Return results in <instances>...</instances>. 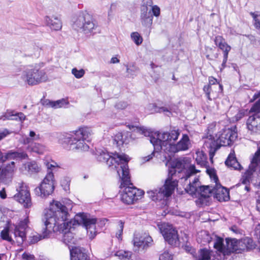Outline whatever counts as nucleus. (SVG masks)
Wrapping results in <instances>:
<instances>
[{
  "mask_svg": "<svg viewBox=\"0 0 260 260\" xmlns=\"http://www.w3.org/2000/svg\"><path fill=\"white\" fill-rule=\"evenodd\" d=\"M98 25L92 16L87 11H80L74 18L73 27L86 35L94 32Z\"/></svg>",
  "mask_w": 260,
  "mask_h": 260,
  "instance_id": "6e6552de",
  "label": "nucleus"
},
{
  "mask_svg": "<svg viewBox=\"0 0 260 260\" xmlns=\"http://www.w3.org/2000/svg\"><path fill=\"white\" fill-rule=\"evenodd\" d=\"M257 171L260 172V144L258 147L257 150L251 158L248 169L241 178V182L245 185L244 188L247 191L249 190L248 185L252 180V178L254 174Z\"/></svg>",
  "mask_w": 260,
  "mask_h": 260,
  "instance_id": "f8f14e48",
  "label": "nucleus"
},
{
  "mask_svg": "<svg viewBox=\"0 0 260 260\" xmlns=\"http://www.w3.org/2000/svg\"><path fill=\"white\" fill-rule=\"evenodd\" d=\"M127 104L126 102L120 101V102H118L115 105V107H116V108H117L118 109L122 110V109H125L127 107Z\"/></svg>",
  "mask_w": 260,
  "mask_h": 260,
  "instance_id": "13d9d810",
  "label": "nucleus"
},
{
  "mask_svg": "<svg viewBox=\"0 0 260 260\" xmlns=\"http://www.w3.org/2000/svg\"><path fill=\"white\" fill-rule=\"evenodd\" d=\"M67 208L57 201L50 203L49 208L45 210L42 218L43 225L45 226L44 237L51 234L56 228H60L69 223L70 214Z\"/></svg>",
  "mask_w": 260,
  "mask_h": 260,
  "instance_id": "7ed1b4c3",
  "label": "nucleus"
},
{
  "mask_svg": "<svg viewBox=\"0 0 260 260\" xmlns=\"http://www.w3.org/2000/svg\"><path fill=\"white\" fill-rule=\"evenodd\" d=\"M212 240L214 241L213 243L214 247L224 255V252L225 250V245L223 243V239L216 235H213V239Z\"/></svg>",
  "mask_w": 260,
  "mask_h": 260,
  "instance_id": "2f4dec72",
  "label": "nucleus"
},
{
  "mask_svg": "<svg viewBox=\"0 0 260 260\" xmlns=\"http://www.w3.org/2000/svg\"><path fill=\"white\" fill-rule=\"evenodd\" d=\"M196 161L199 164H204L206 160V155L203 153V151H198L196 153Z\"/></svg>",
  "mask_w": 260,
  "mask_h": 260,
  "instance_id": "e433bc0d",
  "label": "nucleus"
},
{
  "mask_svg": "<svg viewBox=\"0 0 260 260\" xmlns=\"http://www.w3.org/2000/svg\"><path fill=\"white\" fill-rule=\"evenodd\" d=\"M213 235L211 236L206 231H201L198 234V241L203 245L210 243L213 239Z\"/></svg>",
  "mask_w": 260,
  "mask_h": 260,
  "instance_id": "c756f323",
  "label": "nucleus"
},
{
  "mask_svg": "<svg viewBox=\"0 0 260 260\" xmlns=\"http://www.w3.org/2000/svg\"><path fill=\"white\" fill-rule=\"evenodd\" d=\"M207 173L210 176V177H213L215 183H217L218 181L217 177L215 175L214 171L210 169H207Z\"/></svg>",
  "mask_w": 260,
  "mask_h": 260,
  "instance_id": "e2e57ef3",
  "label": "nucleus"
},
{
  "mask_svg": "<svg viewBox=\"0 0 260 260\" xmlns=\"http://www.w3.org/2000/svg\"><path fill=\"white\" fill-rule=\"evenodd\" d=\"M54 181L53 173L48 172L40 185L35 189V194L42 198H45L51 194L54 189Z\"/></svg>",
  "mask_w": 260,
  "mask_h": 260,
  "instance_id": "ddd939ff",
  "label": "nucleus"
},
{
  "mask_svg": "<svg viewBox=\"0 0 260 260\" xmlns=\"http://www.w3.org/2000/svg\"><path fill=\"white\" fill-rule=\"evenodd\" d=\"M14 133L12 131H10L8 129L5 128L2 130H0V141L6 138L9 135Z\"/></svg>",
  "mask_w": 260,
  "mask_h": 260,
  "instance_id": "49530a36",
  "label": "nucleus"
},
{
  "mask_svg": "<svg viewBox=\"0 0 260 260\" xmlns=\"http://www.w3.org/2000/svg\"><path fill=\"white\" fill-rule=\"evenodd\" d=\"M72 73L78 79L82 78L85 74V71L83 69L78 70L76 68L72 70Z\"/></svg>",
  "mask_w": 260,
  "mask_h": 260,
  "instance_id": "c03bdc74",
  "label": "nucleus"
},
{
  "mask_svg": "<svg viewBox=\"0 0 260 260\" xmlns=\"http://www.w3.org/2000/svg\"><path fill=\"white\" fill-rule=\"evenodd\" d=\"M153 240L152 238L147 234L142 235H135L133 239L135 250H143L152 245Z\"/></svg>",
  "mask_w": 260,
  "mask_h": 260,
  "instance_id": "a211bd4d",
  "label": "nucleus"
},
{
  "mask_svg": "<svg viewBox=\"0 0 260 260\" xmlns=\"http://www.w3.org/2000/svg\"><path fill=\"white\" fill-rule=\"evenodd\" d=\"M131 37L137 45H139L142 43L143 39L138 32H132Z\"/></svg>",
  "mask_w": 260,
  "mask_h": 260,
  "instance_id": "c9c22d12",
  "label": "nucleus"
},
{
  "mask_svg": "<svg viewBox=\"0 0 260 260\" xmlns=\"http://www.w3.org/2000/svg\"><path fill=\"white\" fill-rule=\"evenodd\" d=\"M71 260H89V257L83 248L74 247L70 250Z\"/></svg>",
  "mask_w": 260,
  "mask_h": 260,
  "instance_id": "4be33fe9",
  "label": "nucleus"
},
{
  "mask_svg": "<svg viewBox=\"0 0 260 260\" xmlns=\"http://www.w3.org/2000/svg\"><path fill=\"white\" fill-rule=\"evenodd\" d=\"M239 251L249 250L255 248L253 240L249 237H245L238 242Z\"/></svg>",
  "mask_w": 260,
  "mask_h": 260,
  "instance_id": "bb28decb",
  "label": "nucleus"
},
{
  "mask_svg": "<svg viewBox=\"0 0 260 260\" xmlns=\"http://www.w3.org/2000/svg\"><path fill=\"white\" fill-rule=\"evenodd\" d=\"M18 191L14 196V199L25 208H29L32 205L29 191L27 186L24 183L20 184L17 188Z\"/></svg>",
  "mask_w": 260,
  "mask_h": 260,
  "instance_id": "dca6fc26",
  "label": "nucleus"
},
{
  "mask_svg": "<svg viewBox=\"0 0 260 260\" xmlns=\"http://www.w3.org/2000/svg\"><path fill=\"white\" fill-rule=\"evenodd\" d=\"M209 84L208 85H211V86H214L215 85H219L217 83V80L213 77H210L209 78Z\"/></svg>",
  "mask_w": 260,
  "mask_h": 260,
  "instance_id": "69168bd1",
  "label": "nucleus"
},
{
  "mask_svg": "<svg viewBox=\"0 0 260 260\" xmlns=\"http://www.w3.org/2000/svg\"><path fill=\"white\" fill-rule=\"evenodd\" d=\"M149 8V10H151V12L152 13V15L154 16L157 17L160 14V9L157 6H152L151 8Z\"/></svg>",
  "mask_w": 260,
  "mask_h": 260,
  "instance_id": "8fccbe9b",
  "label": "nucleus"
},
{
  "mask_svg": "<svg viewBox=\"0 0 260 260\" xmlns=\"http://www.w3.org/2000/svg\"><path fill=\"white\" fill-rule=\"evenodd\" d=\"M225 164L228 167L232 168L234 170H240L242 168L235 156L234 151L230 153L225 161Z\"/></svg>",
  "mask_w": 260,
  "mask_h": 260,
  "instance_id": "cd10ccee",
  "label": "nucleus"
},
{
  "mask_svg": "<svg viewBox=\"0 0 260 260\" xmlns=\"http://www.w3.org/2000/svg\"><path fill=\"white\" fill-rule=\"evenodd\" d=\"M222 63L221 64V68L220 70L221 71L222 69H224L226 67V63L228 60V56H223Z\"/></svg>",
  "mask_w": 260,
  "mask_h": 260,
  "instance_id": "338daca9",
  "label": "nucleus"
},
{
  "mask_svg": "<svg viewBox=\"0 0 260 260\" xmlns=\"http://www.w3.org/2000/svg\"><path fill=\"white\" fill-rule=\"evenodd\" d=\"M186 192L191 195L194 194L197 192H198L199 200L202 203L206 201L211 193H213L214 187L212 188L209 186H201L199 179L195 177L191 181L189 180V183L185 188Z\"/></svg>",
  "mask_w": 260,
  "mask_h": 260,
  "instance_id": "9d476101",
  "label": "nucleus"
},
{
  "mask_svg": "<svg viewBox=\"0 0 260 260\" xmlns=\"http://www.w3.org/2000/svg\"><path fill=\"white\" fill-rule=\"evenodd\" d=\"M231 230L236 234H242V230L238 228L236 225H233L230 228Z\"/></svg>",
  "mask_w": 260,
  "mask_h": 260,
  "instance_id": "680f3d73",
  "label": "nucleus"
},
{
  "mask_svg": "<svg viewBox=\"0 0 260 260\" xmlns=\"http://www.w3.org/2000/svg\"><path fill=\"white\" fill-rule=\"evenodd\" d=\"M219 48L223 51V56H228L229 53L231 49V47L225 42L222 45L219 46Z\"/></svg>",
  "mask_w": 260,
  "mask_h": 260,
  "instance_id": "37998d69",
  "label": "nucleus"
},
{
  "mask_svg": "<svg viewBox=\"0 0 260 260\" xmlns=\"http://www.w3.org/2000/svg\"><path fill=\"white\" fill-rule=\"evenodd\" d=\"M67 100L62 99L61 100H57L56 101H53L52 108H59L63 107L64 105L68 104Z\"/></svg>",
  "mask_w": 260,
  "mask_h": 260,
  "instance_id": "58836bf2",
  "label": "nucleus"
},
{
  "mask_svg": "<svg viewBox=\"0 0 260 260\" xmlns=\"http://www.w3.org/2000/svg\"><path fill=\"white\" fill-rule=\"evenodd\" d=\"M251 16L253 17L254 23V26L260 30V14H256L253 12H251Z\"/></svg>",
  "mask_w": 260,
  "mask_h": 260,
  "instance_id": "79ce46f5",
  "label": "nucleus"
},
{
  "mask_svg": "<svg viewBox=\"0 0 260 260\" xmlns=\"http://www.w3.org/2000/svg\"><path fill=\"white\" fill-rule=\"evenodd\" d=\"M70 179L68 177H64L61 180V186L65 191L70 190Z\"/></svg>",
  "mask_w": 260,
  "mask_h": 260,
  "instance_id": "ea45409f",
  "label": "nucleus"
},
{
  "mask_svg": "<svg viewBox=\"0 0 260 260\" xmlns=\"http://www.w3.org/2000/svg\"><path fill=\"white\" fill-rule=\"evenodd\" d=\"M96 155L99 161L106 162L109 167H114L118 176L122 179V185L127 184L129 183L127 165L129 158L127 155L125 154H110L105 149L96 150Z\"/></svg>",
  "mask_w": 260,
  "mask_h": 260,
  "instance_id": "39448f33",
  "label": "nucleus"
},
{
  "mask_svg": "<svg viewBox=\"0 0 260 260\" xmlns=\"http://www.w3.org/2000/svg\"><path fill=\"white\" fill-rule=\"evenodd\" d=\"M25 170L30 174H35L40 171V167L35 161L28 162L24 164Z\"/></svg>",
  "mask_w": 260,
  "mask_h": 260,
  "instance_id": "473e14b6",
  "label": "nucleus"
},
{
  "mask_svg": "<svg viewBox=\"0 0 260 260\" xmlns=\"http://www.w3.org/2000/svg\"><path fill=\"white\" fill-rule=\"evenodd\" d=\"M0 197L2 199H5L7 198V194L5 188H3L0 190Z\"/></svg>",
  "mask_w": 260,
  "mask_h": 260,
  "instance_id": "774afa93",
  "label": "nucleus"
},
{
  "mask_svg": "<svg viewBox=\"0 0 260 260\" xmlns=\"http://www.w3.org/2000/svg\"><path fill=\"white\" fill-rule=\"evenodd\" d=\"M28 157L27 154L24 152L10 151L5 156V160L8 158L25 159Z\"/></svg>",
  "mask_w": 260,
  "mask_h": 260,
  "instance_id": "7c9ffc66",
  "label": "nucleus"
},
{
  "mask_svg": "<svg viewBox=\"0 0 260 260\" xmlns=\"http://www.w3.org/2000/svg\"><path fill=\"white\" fill-rule=\"evenodd\" d=\"M96 219L90 218L89 215L84 213H80L76 214L74 219L69 220V223L60 228L57 227L53 232H59L62 234V241L66 244L71 243L74 239L73 231L75 228L83 224L87 231L89 238L93 239L96 235L95 224Z\"/></svg>",
  "mask_w": 260,
  "mask_h": 260,
  "instance_id": "20e7f679",
  "label": "nucleus"
},
{
  "mask_svg": "<svg viewBox=\"0 0 260 260\" xmlns=\"http://www.w3.org/2000/svg\"><path fill=\"white\" fill-rule=\"evenodd\" d=\"M135 131L140 134L149 137V141L154 147L153 152L150 155L143 157L144 162L151 159L156 152L160 150L168 154L169 156L174 153L181 151H185L188 149L189 139L188 136L184 134L181 140L176 144L173 142L176 141L180 135V132L178 129H172L169 132H157L154 136H150V132L144 127H136Z\"/></svg>",
  "mask_w": 260,
  "mask_h": 260,
  "instance_id": "f257e3e1",
  "label": "nucleus"
},
{
  "mask_svg": "<svg viewBox=\"0 0 260 260\" xmlns=\"http://www.w3.org/2000/svg\"><path fill=\"white\" fill-rule=\"evenodd\" d=\"M153 18L149 8L147 6H142L141 9V21L142 25L145 27H150L152 24Z\"/></svg>",
  "mask_w": 260,
  "mask_h": 260,
  "instance_id": "6ab92c4d",
  "label": "nucleus"
},
{
  "mask_svg": "<svg viewBox=\"0 0 260 260\" xmlns=\"http://www.w3.org/2000/svg\"><path fill=\"white\" fill-rule=\"evenodd\" d=\"M113 141L114 144H115L117 146L122 145L124 142L122 134L121 133L116 134L114 137Z\"/></svg>",
  "mask_w": 260,
  "mask_h": 260,
  "instance_id": "f704fd0d",
  "label": "nucleus"
},
{
  "mask_svg": "<svg viewBox=\"0 0 260 260\" xmlns=\"http://www.w3.org/2000/svg\"><path fill=\"white\" fill-rule=\"evenodd\" d=\"M1 238L9 242H12V239L9 235V229L8 228L4 229L1 233Z\"/></svg>",
  "mask_w": 260,
  "mask_h": 260,
  "instance_id": "a19ab883",
  "label": "nucleus"
},
{
  "mask_svg": "<svg viewBox=\"0 0 260 260\" xmlns=\"http://www.w3.org/2000/svg\"><path fill=\"white\" fill-rule=\"evenodd\" d=\"M113 255L118 257L121 260H133L132 259L133 253L129 251L120 250L114 252Z\"/></svg>",
  "mask_w": 260,
  "mask_h": 260,
  "instance_id": "72a5a7b5",
  "label": "nucleus"
},
{
  "mask_svg": "<svg viewBox=\"0 0 260 260\" xmlns=\"http://www.w3.org/2000/svg\"><path fill=\"white\" fill-rule=\"evenodd\" d=\"M259 99L251 108L250 113H253L248 118L246 122L248 129L252 133L260 134V90L255 93L253 98L250 100L253 102Z\"/></svg>",
  "mask_w": 260,
  "mask_h": 260,
  "instance_id": "1a4fd4ad",
  "label": "nucleus"
},
{
  "mask_svg": "<svg viewBox=\"0 0 260 260\" xmlns=\"http://www.w3.org/2000/svg\"><path fill=\"white\" fill-rule=\"evenodd\" d=\"M158 227L166 241L171 245H179L178 232L172 225L167 223H162L158 224Z\"/></svg>",
  "mask_w": 260,
  "mask_h": 260,
  "instance_id": "4468645a",
  "label": "nucleus"
},
{
  "mask_svg": "<svg viewBox=\"0 0 260 260\" xmlns=\"http://www.w3.org/2000/svg\"><path fill=\"white\" fill-rule=\"evenodd\" d=\"M22 258L24 260H35V257L33 254L26 252L23 253Z\"/></svg>",
  "mask_w": 260,
  "mask_h": 260,
  "instance_id": "864d4df0",
  "label": "nucleus"
},
{
  "mask_svg": "<svg viewBox=\"0 0 260 260\" xmlns=\"http://www.w3.org/2000/svg\"><path fill=\"white\" fill-rule=\"evenodd\" d=\"M45 226L43 225V229H42V235H34L32 237H30V241L29 242L31 244H34L37 243V242L39 241L40 240H41L42 238H46V237H44L43 235V232L44 231ZM49 236V235L46 237V238L48 237Z\"/></svg>",
  "mask_w": 260,
  "mask_h": 260,
  "instance_id": "4c0bfd02",
  "label": "nucleus"
},
{
  "mask_svg": "<svg viewBox=\"0 0 260 260\" xmlns=\"http://www.w3.org/2000/svg\"><path fill=\"white\" fill-rule=\"evenodd\" d=\"M225 250L224 252V256L229 255L233 252H239V246L237 239L235 238H226Z\"/></svg>",
  "mask_w": 260,
  "mask_h": 260,
  "instance_id": "393cba45",
  "label": "nucleus"
},
{
  "mask_svg": "<svg viewBox=\"0 0 260 260\" xmlns=\"http://www.w3.org/2000/svg\"><path fill=\"white\" fill-rule=\"evenodd\" d=\"M215 124L212 123L209 125L207 128V135H213V134L215 129Z\"/></svg>",
  "mask_w": 260,
  "mask_h": 260,
  "instance_id": "5fc2aeb1",
  "label": "nucleus"
},
{
  "mask_svg": "<svg viewBox=\"0 0 260 260\" xmlns=\"http://www.w3.org/2000/svg\"><path fill=\"white\" fill-rule=\"evenodd\" d=\"M173 257L168 251H165L159 256V260H172Z\"/></svg>",
  "mask_w": 260,
  "mask_h": 260,
  "instance_id": "a18cd8bd",
  "label": "nucleus"
},
{
  "mask_svg": "<svg viewBox=\"0 0 260 260\" xmlns=\"http://www.w3.org/2000/svg\"><path fill=\"white\" fill-rule=\"evenodd\" d=\"M212 251L206 248L200 249L194 256V260H210Z\"/></svg>",
  "mask_w": 260,
  "mask_h": 260,
  "instance_id": "c85d7f7f",
  "label": "nucleus"
},
{
  "mask_svg": "<svg viewBox=\"0 0 260 260\" xmlns=\"http://www.w3.org/2000/svg\"><path fill=\"white\" fill-rule=\"evenodd\" d=\"M137 70L138 68L133 64L129 67L127 66L126 68V72L131 75H133V73Z\"/></svg>",
  "mask_w": 260,
  "mask_h": 260,
  "instance_id": "bf43d9fd",
  "label": "nucleus"
},
{
  "mask_svg": "<svg viewBox=\"0 0 260 260\" xmlns=\"http://www.w3.org/2000/svg\"><path fill=\"white\" fill-rule=\"evenodd\" d=\"M30 49H31V47H30ZM32 51L28 53V56H36L37 55V52L39 51V47H35L34 46L32 47Z\"/></svg>",
  "mask_w": 260,
  "mask_h": 260,
  "instance_id": "0e129e2a",
  "label": "nucleus"
},
{
  "mask_svg": "<svg viewBox=\"0 0 260 260\" xmlns=\"http://www.w3.org/2000/svg\"><path fill=\"white\" fill-rule=\"evenodd\" d=\"M149 107L150 108H154V111L156 112H169L167 108L162 107L158 109L154 104H149Z\"/></svg>",
  "mask_w": 260,
  "mask_h": 260,
  "instance_id": "de8ad7c7",
  "label": "nucleus"
},
{
  "mask_svg": "<svg viewBox=\"0 0 260 260\" xmlns=\"http://www.w3.org/2000/svg\"><path fill=\"white\" fill-rule=\"evenodd\" d=\"M65 207H68L67 208V211L69 212V210H71L73 207V202L72 201L69 199H65L64 201L63 202V204Z\"/></svg>",
  "mask_w": 260,
  "mask_h": 260,
  "instance_id": "6e6d98bb",
  "label": "nucleus"
},
{
  "mask_svg": "<svg viewBox=\"0 0 260 260\" xmlns=\"http://www.w3.org/2000/svg\"><path fill=\"white\" fill-rule=\"evenodd\" d=\"M119 229L118 230V232L116 233V237L119 240H120L121 239V235L123 229V222L121 220L119 222Z\"/></svg>",
  "mask_w": 260,
  "mask_h": 260,
  "instance_id": "3c124183",
  "label": "nucleus"
},
{
  "mask_svg": "<svg viewBox=\"0 0 260 260\" xmlns=\"http://www.w3.org/2000/svg\"><path fill=\"white\" fill-rule=\"evenodd\" d=\"M21 78L29 85H36L46 81L47 76L39 64L36 63L25 66Z\"/></svg>",
  "mask_w": 260,
  "mask_h": 260,
  "instance_id": "0eeeda50",
  "label": "nucleus"
},
{
  "mask_svg": "<svg viewBox=\"0 0 260 260\" xmlns=\"http://www.w3.org/2000/svg\"><path fill=\"white\" fill-rule=\"evenodd\" d=\"M203 90L208 99L211 101L218 97V93L222 91V86L221 85H215L214 86L207 85L204 86Z\"/></svg>",
  "mask_w": 260,
  "mask_h": 260,
  "instance_id": "aec40b11",
  "label": "nucleus"
},
{
  "mask_svg": "<svg viewBox=\"0 0 260 260\" xmlns=\"http://www.w3.org/2000/svg\"><path fill=\"white\" fill-rule=\"evenodd\" d=\"M129 183L122 185V179L121 177L120 188H124V190L120 193V199L122 202L126 204H134L137 200L141 199L144 194L143 190L132 186L131 182L129 172L128 173Z\"/></svg>",
  "mask_w": 260,
  "mask_h": 260,
  "instance_id": "9b49d317",
  "label": "nucleus"
},
{
  "mask_svg": "<svg viewBox=\"0 0 260 260\" xmlns=\"http://www.w3.org/2000/svg\"><path fill=\"white\" fill-rule=\"evenodd\" d=\"M41 102V104L45 107L52 108L53 101H50L48 99H44L42 100Z\"/></svg>",
  "mask_w": 260,
  "mask_h": 260,
  "instance_id": "4d7b16f0",
  "label": "nucleus"
},
{
  "mask_svg": "<svg viewBox=\"0 0 260 260\" xmlns=\"http://www.w3.org/2000/svg\"><path fill=\"white\" fill-rule=\"evenodd\" d=\"M215 45L218 47L225 42V39L220 36L215 37L214 39Z\"/></svg>",
  "mask_w": 260,
  "mask_h": 260,
  "instance_id": "09e8293b",
  "label": "nucleus"
},
{
  "mask_svg": "<svg viewBox=\"0 0 260 260\" xmlns=\"http://www.w3.org/2000/svg\"><path fill=\"white\" fill-rule=\"evenodd\" d=\"M45 21L46 25L52 30H58L61 28V22L57 17L46 16Z\"/></svg>",
  "mask_w": 260,
  "mask_h": 260,
  "instance_id": "a878e982",
  "label": "nucleus"
},
{
  "mask_svg": "<svg viewBox=\"0 0 260 260\" xmlns=\"http://www.w3.org/2000/svg\"><path fill=\"white\" fill-rule=\"evenodd\" d=\"M178 173H184V175L181 177V180L184 179L187 181L188 179L195 175L200 171L196 169L195 166L190 164V158L184 157H179L174 159L171 164V168L169 170L168 178L166 180L163 186L154 190L147 191L150 198L152 200H161L165 197H170L173 192L175 187L178 185V181L176 178V172Z\"/></svg>",
  "mask_w": 260,
  "mask_h": 260,
  "instance_id": "f03ea898",
  "label": "nucleus"
},
{
  "mask_svg": "<svg viewBox=\"0 0 260 260\" xmlns=\"http://www.w3.org/2000/svg\"><path fill=\"white\" fill-rule=\"evenodd\" d=\"M45 164L47 168L49 170L48 172H52V171L53 170V169L57 167L56 163L54 161H52V162H45Z\"/></svg>",
  "mask_w": 260,
  "mask_h": 260,
  "instance_id": "603ef678",
  "label": "nucleus"
},
{
  "mask_svg": "<svg viewBox=\"0 0 260 260\" xmlns=\"http://www.w3.org/2000/svg\"><path fill=\"white\" fill-rule=\"evenodd\" d=\"M220 147L222 146H230L237 140L238 134L235 128L224 129L216 135Z\"/></svg>",
  "mask_w": 260,
  "mask_h": 260,
  "instance_id": "2eb2a0df",
  "label": "nucleus"
},
{
  "mask_svg": "<svg viewBox=\"0 0 260 260\" xmlns=\"http://www.w3.org/2000/svg\"><path fill=\"white\" fill-rule=\"evenodd\" d=\"M203 148L207 149L209 153L210 159L212 161L215 152L220 148L217 139H215L213 135H207L203 138Z\"/></svg>",
  "mask_w": 260,
  "mask_h": 260,
  "instance_id": "f3484780",
  "label": "nucleus"
},
{
  "mask_svg": "<svg viewBox=\"0 0 260 260\" xmlns=\"http://www.w3.org/2000/svg\"><path fill=\"white\" fill-rule=\"evenodd\" d=\"M26 226V224L22 222L15 228L14 233L18 245L22 244L26 239L25 229Z\"/></svg>",
  "mask_w": 260,
  "mask_h": 260,
  "instance_id": "5701e85b",
  "label": "nucleus"
},
{
  "mask_svg": "<svg viewBox=\"0 0 260 260\" xmlns=\"http://www.w3.org/2000/svg\"><path fill=\"white\" fill-rule=\"evenodd\" d=\"M213 194L214 197L219 202L227 201L230 199L229 191L217 183L216 187H214Z\"/></svg>",
  "mask_w": 260,
  "mask_h": 260,
  "instance_id": "412c9836",
  "label": "nucleus"
},
{
  "mask_svg": "<svg viewBox=\"0 0 260 260\" xmlns=\"http://www.w3.org/2000/svg\"><path fill=\"white\" fill-rule=\"evenodd\" d=\"M29 138L31 139V142H33V140H39L40 139V136L39 135H36L35 132L34 131H30L29 134Z\"/></svg>",
  "mask_w": 260,
  "mask_h": 260,
  "instance_id": "052dcab7",
  "label": "nucleus"
},
{
  "mask_svg": "<svg viewBox=\"0 0 260 260\" xmlns=\"http://www.w3.org/2000/svg\"><path fill=\"white\" fill-rule=\"evenodd\" d=\"M23 143L24 144H28L27 149L28 151L38 154L43 153L45 150V147L44 145L38 143L31 142V139L28 138V137L24 139Z\"/></svg>",
  "mask_w": 260,
  "mask_h": 260,
  "instance_id": "b1692460",
  "label": "nucleus"
},
{
  "mask_svg": "<svg viewBox=\"0 0 260 260\" xmlns=\"http://www.w3.org/2000/svg\"><path fill=\"white\" fill-rule=\"evenodd\" d=\"M93 134L91 129L87 126L79 127L70 133L60 134L58 136V142L62 145H69L72 149L86 151L89 146L84 141Z\"/></svg>",
  "mask_w": 260,
  "mask_h": 260,
  "instance_id": "423d86ee",
  "label": "nucleus"
}]
</instances>
